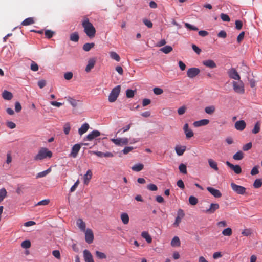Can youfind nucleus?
<instances>
[{
  "label": "nucleus",
  "instance_id": "obj_1",
  "mask_svg": "<svg viewBox=\"0 0 262 262\" xmlns=\"http://www.w3.org/2000/svg\"><path fill=\"white\" fill-rule=\"evenodd\" d=\"M84 32L90 38H93L96 34V29L88 18H85L82 22Z\"/></svg>",
  "mask_w": 262,
  "mask_h": 262
},
{
  "label": "nucleus",
  "instance_id": "obj_2",
  "mask_svg": "<svg viewBox=\"0 0 262 262\" xmlns=\"http://www.w3.org/2000/svg\"><path fill=\"white\" fill-rule=\"evenodd\" d=\"M52 152L47 148L41 147L37 154L34 157L33 160L35 161H40L46 159H50L52 157Z\"/></svg>",
  "mask_w": 262,
  "mask_h": 262
},
{
  "label": "nucleus",
  "instance_id": "obj_3",
  "mask_svg": "<svg viewBox=\"0 0 262 262\" xmlns=\"http://www.w3.org/2000/svg\"><path fill=\"white\" fill-rule=\"evenodd\" d=\"M120 85H117L112 89L108 96V101L110 102H114L117 100L120 94Z\"/></svg>",
  "mask_w": 262,
  "mask_h": 262
},
{
  "label": "nucleus",
  "instance_id": "obj_4",
  "mask_svg": "<svg viewBox=\"0 0 262 262\" xmlns=\"http://www.w3.org/2000/svg\"><path fill=\"white\" fill-rule=\"evenodd\" d=\"M233 88L235 92L243 94L245 92L244 86L242 81H233L232 82Z\"/></svg>",
  "mask_w": 262,
  "mask_h": 262
},
{
  "label": "nucleus",
  "instance_id": "obj_5",
  "mask_svg": "<svg viewBox=\"0 0 262 262\" xmlns=\"http://www.w3.org/2000/svg\"><path fill=\"white\" fill-rule=\"evenodd\" d=\"M232 189L236 193L243 195L246 193V188L244 186L238 185L234 183H231Z\"/></svg>",
  "mask_w": 262,
  "mask_h": 262
},
{
  "label": "nucleus",
  "instance_id": "obj_6",
  "mask_svg": "<svg viewBox=\"0 0 262 262\" xmlns=\"http://www.w3.org/2000/svg\"><path fill=\"white\" fill-rule=\"evenodd\" d=\"M111 141L115 144L118 146H123L127 145L129 143V140L127 138H118L112 139Z\"/></svg>",
  "mask_w": 262,
  "mask_h": 262
},
{
  "label": "nucleus",
  "instance_id": "obj_7",
  "mask_svg": "<svg viewBox=\"0 0 262 262\" xmlns=\"http://www.w3.org/2000/svg\"><path fill=\"white\" fill-rule=\"evenodd\" d=\"M185 213L183 210L181 209H179L177 211V215L176 217L175 221L173 224L174 227L179 226L180 223L181 222L182 219L184 217Z\"/></svg>",
  "mask_w": 262,
  "mask_h": 262
},
{
  "label": "nucleus",
  "instance_id": "obj_8",
  "mask_svg": "<svg viewBox=\"0 0 262 262\" xmlns=\"http://www.w3.org/2000/svg\"><path fill=\"white\" fill-rule=\"evenodd\" d=\"M200 73V70L198 68H191L188 69L187 75L190 78H193Z\"/></svg>",
  "mask_w": 262,
  "mask_h": 262
},
{
  "label": "nucleus",
  "instance_id": "obj_9",
  "mask_svg": "<svg viewBox=\"0 0 262 262\" xmlns=\"http://www.w3.org/2000/svg\"><path fill=\"white\" fill-rule=\"evenodd\" d=\"M85 239L88 244H91L93 242L94 234L91 229H87L85 231Z\"/></svg>",
  "mask_w": 262,
  "mask_h": 262
},
{
  "label": "nucleus",
  "instance_id": "obj_10",
  "mask_svg": "<svg viewBox=\"0 0 262 262\" xmlns=\"http://www.w3.org/2000/svg\"><path fill=\"white\" fill-rule=\"evenodd\" d=\"M229 76L233 79L239 80L241 79L239 75L234 68H231L228 71Z\"/></svg>",
  "mask_w": 262,
  "mask_h": 262
},
{
  "label": "nucleus",
  "instance_id": "obj_11",
  "mask_svg": "<svg viewBox=\"0 0 262 262\" xmlns=\"http://www.w3.org/2000/svg\"><path fill=\"white\" fill-rule=\"evenodd\" d=\"M81 148V145L80 144H75L72 148L71 152L70 154V156L75 158L77 156V154L79 152Z\"/></svg>",
  "mask_w": 262,
  "mask_h": 262
},
{
  "label": "nucleus",
  "instance_id": "obj_12",
  "mask_svg": "<svg viewBox=\"0 0 262 262\" xmlns=\"http://www.w3.org/2000/svg\"><path fill=\"white\" fill-rule=\"evenodd\" d=\"M100 135V133L97 130H94L90 133L85 138V140L88 141H92L94 139L98 137Z\"/></svg>",
  "mask_w": 262,
  "mask_h": 262
},
{
  "label": "nucleus",
  "instance_id": "obj_13",
  "mask_svg": "<svg viewBox=\"0 0 262 262\" xmlns=\"http://www.w3.org/2000/svg\"><path fill=\"white\" fill-rule=\"evenodd\" d=\"M83 253L85 262H94L93 256L88 250L85 249Z\"/></svg>",
  "mask_w": 262,
  "mask_h": 262
},
{
  "label": "nucleus",
  "instance_id": "obj_14",
  "mask_svg": "<svg viewBox=\"0 0 262 262\" xmlns=\"http://www.w3.org/2000/svg\"><path fill=\"white\" fill-rule=\"evenodd\" d=\"M226 164L232 169L235 173L239 174L242 172V169L238 165H234L229 161H226Z\"/></svg>",
  "mask_w": 262,
  "mask_h": 262
},
{
  "label": "nucleus",
  "instance_id": "obj_15",
  "mask_svg": "<svg viewBox=\"0 0 262 262\" xmlns=\"http://www.w3.org/2000/svg\"><path fill=\"white\" fill-rule=\"evenodd\" d=\"M207 190L215 198H218L222 196L221 192L219 190L213 187H208Z\"/></svg>",
  "mask_w": 262,
  "mask_h": 262
},
{
  "label": "nucleus",
  "instance_id": "obj_16",
  "mask_svg": "<svg viewBox=\"0 0 262 262\" xmlns=\"http://www.w3.org/2000/svg\"><path fill=\"white\" fill-rule=\"evenodd\" d=\"M219 208V205L217 203H211L210 204V207L203 211L207 213L212 214L214 213L215 211L218 209Z\"/></svg>",
  "mask_w": 262,
  "mask_h": 262
},
{
  "label": "nucleus",
  "instance_id": "obj_17",
  "mask_svg": "<svg viewBox=\"0 0 262 262\" xmlns=\"http://www.w3.org/2000/svg\"><path fill=\"white\" fill-rule=\"evenodd\" d=\"M96 60L95 58H90L88 60V64L85 68V71L89 72L95 66Z\"/></svg>",
  "mask_w": 262,
  "mask_h": 262
},
{
  "label": "nucleus",
  "instance_id": "obj_18",
  "mask_svg": "<svg viewBox=\"0 0 262 262\" xmlns=\"http://www.w3.org/2000/svg\"><path fill=\"white\" fill-rule=\"evenodd\" d=\"M246 123L244 120L237 121L235 123V128L240 131L243 130L246 127Z\"/></svg>",
  "mask_w": 262,
  "mask_h": 262
},
{
  "label": "nucleus",
  "instance_id": "obj_19",
  "mask_svg": "<svg viewBox=\"0 0 262 262\" xmlns=\"http://www.w3.org/2000/svg\"><path fill=\"white\" fill-rule=\"evenodd\" d=\"M203 64L210 69H213L216 67V64L214 61L211 59L204 60L202 62Z\"/></svg>",
  "mask_w": 262,
  "mask_h": 262
},
{
  "label": "nucleus",
  "instance_id": "obj_20",
  "mask_svg": "<svg viewBox=\"0 0 262 262\" xmlns=\"http://www.w3.org/2000/svg\"><path fill=\"white\" fill-rule=\"evenodd\" d=\"M209 122L208 119H202L199 121H196L193 122L194 126L198 127L208 124Z\"/></svg>",
  "mask_w": 262,
  "mask_h": 262
},
{
  "label": "nucleus",
  "instance_id": "obj_21",
  "mask_svg": "<svg viewBox=\"0 0 262 262\" xmlns=\"http://www.w3.org/2000/svg\"><path fill=\"white\" fill-rule=\"evenodd\" d=\"M89 128V125L87 123L83 124L78 129V133L80 135H82L87 132Z\"/></svg>",
  "mask_w": 262,
  "mask_h": 262
},
{
  "label": "nucleus",
  "instance_id": "obj_22",
  "mask_svg": "<svg viewBox=\"0 0 262 262\" xmlns=\"http://www.w3.org/2000/svg\"><path fill=\"white\" fill-rule=\"evenodd\" d=\"M208 162L210 168H212L214 170L217 171L219 170L217 163L212 159H209Z\"/></svg>",
  "mask_w": 262,
  "mask_h": 262
},
{
  "label": "nucleus",
  "instance_id": "obj_23",
  "mask_svg": "<svg viewBox=\"0 0 262 262\" xmlns=\"http://www.w3.org/2000/svg\"><path fill=\"white\" fill-rule=\"evenodd\" d=\"M92 173L91 170H88L86 173L84 175V183L88 184L92 178Z\"/></svg>",
  "mask_w": 262,
  "mask_h": 262
},
{
  "label": "nucleus",
  "instance_id": "obj_24",
  "mask_svg": "<svg viewBox=\"0 0 262 262\" xmlns=\"http://www.w3.org/2000/svg\"><path fill=\"white\" fill-rule=\"evenodd\" d=\"M76 224L78 228L82 231H85V224L82 221L81 219H79L77 220Z\"/></svg>",
  "mask_w": 262,
  "mask_h": 262
},
{
  "label": "nucleus",
  "instance_id": "obj_25",
  "mask_svg": "<svg viewBox=\"0 0 262 262\" xmlns=\"http://www.w3.org/2000/svg\"><path fill=\"white\" fill-rule=\"evenodd\" d=\"M186 150L185 146H176L175 150L178 156H182Z\"/></svg>",
  "mask_w": 262,
  "mask_h": 262
},
{
  "label": "nucleus",
  "instance_id": "obj_26",
  "mask_svg": "<svg viewBox=\"0 0 262 262\" xmlns=\"http://www.w3.org/2000/svg\"><path fill=\"white\" fill-rule=\"evenodd\" d=\"M2 97L4 99L9 100L12 98L13 95L11 92L5 90L2 93Z\"/></svg>",
  "mask_w": 262,
  "mask_h": 262
},
{
  "label": "nucleus",
  "instance_id": "obj_27",
  "mask_svg": "<svg viewBox=\"0 0 262 262\" xmlns=\"http://www.w3.org/2000/svg\"><path fill=\"white\" fill-rule=\"evenodd\" d=\"M51 171V168L50 167L45 171H43L38 173L36 175V178H40L45 177L47 175H48Z\"/></svg>",
  "mask_w": 262,
  "mask_h": 262
},
{
  "label": "nucleus",
  "instance_id": "obj_28",
  "mask_svg": "<svg viewBox=\"0 0 262 262\" xmlns=\"http://www.w3.org/2000/svg\"><path fill=\"white\" fill-rule=\"evenodd\" d=\"M181 245V242L178 236H174L171 241V245L172 247H179Z\"/></svg>",
  "mask_w": 262,
  "mask_h": 262
},
{
  "label": "nucleus",
  "instance_id": "obj_29",
  "mask_svg": "<svg viewBox=\"0 0 262 262\" xmlns=\"http://www.w3.org/2000/svg\"><path fill=\"white\" fill-rule=\"evenodd\" d=\"M34 19L33 17H29L25 19L23 21H22L21 25L22 26H28L34 23Z\"/></svg>",
  "mask_w": 262,
  "mask_h": 262
},
{
  "label": "nucleus",
  "instance_id": "obj_30",
  "mask_svg": "<svg viewBox=\"0 0 262 262\" xmlns=\"http://www.w3.org/2000/svg\"><path fill=\"white\" fill-rule=\"evenodd\" d=\"M141 236L145 238L148 243H150L152 241V238L149 233L146 231H143L141 233Z\"/></svg>",
  "mask_w": 262,
  "mask_h": 262
},
{
  "label": "nucleus",
  "instance_id": "obj_31",
  "mask_svg": "<svg viewBox=\"0 0 262 262\" xmlns=\"http://www.w3.org/2000/svg\"><path fill=\"white\" fill-rule=\"evenodd\" d=\"M121 219L124 224H127L129 222V216L126 213H122L121 214Z\"/></svg>",
  "mask_w": 262,
  "mask_h": 262
},
{
  "label": "nucleus",
  "instance_id": "obj_32",
  "mask_svg": "<svg viewBox=\"0 0 262 262\" xmlns=\"http://www.w3.org/2000/svg\"><path fill=\"white\" fill-rule=\"evenodd\" d=\"M143 167L144 166L142 164H140V163L136 164H135L133 166H132V169L133 171L138 172V171L142 170L143 169Z\"/></svg>",
  "mask_w": 262,
  "mask_h": 262
},
{
  "label": "nucleus",
  "instance_id": "obj_33",
  "mask_svg": "<svg viewBox=\"0 0 262 262\" xmlns=\"http://www.w3.org/2000/svg\"><path fill=\"white\" fill-rule=\"evenodd\" d=\"M215 107L214 105H210L205 108V112L208 114H211L214 113Z\"/></svg>",
  "mask_w": 262,
  "mask_h": 262
},
{
  "label": "nucleus",
  "instance_id": "obj_34",
  "mask_svg": "<svg viewBox=\"0 0 262 262\" xmlns=\"http://www.w3.org/2000/svg\"><path fill=\"white\" fill-rule=\"evenodd\" d=\"M244 157V154L242 151H239L235 153L233 156V158L235 160H242Z\"/></svg>",
  "mask_w": 262,
  "mask_h": 262
},
{
  "label": "nucleus",
  "instance_id": "obj_35",
  "mask_svg": "<svg viewBox=\"0 0 262 262\" xmlns=\"http://www.w3.org/2000/svg\"><path fill=\"white\" fill-rule=\"evenodd\" d=\"M95 46L94 43H86L83 46V50L85 51H89Z\"/></svg>",
  "mask_w": 262,
  "mask_h": 262
},
{
  "label": "nucleus",
  "instance_id": "obj_36",
  "mask_svg": "<svg viewBox=\"0 0 262 262\" xmlns=\"http://www.w3.org/2000/svg\"><path fill=\"white\" fill-rule=\"evenodd\" d=\"M260 121H257L254 126L253 129L252 130V132L253 134H256L258 133L260 131Z\"/></svg>",
  "mask_w": 262,
  "mask_h": 262
},
{
  "label": "nucleus",
  "instance_id": "obj_37",
  "mask_svg": "<svg viewBox=\"0 0 262 262\" xmlns=\"http://www.w3.org/2000/svg\"><path fill=\"white\" fill-rule=\"evenodd\" d=\"M160 51L165 54H168L172 51V48L170 46H166L161 48Z\"/></svg>",
  "mask_w": 262,
  "mask_h": 262
},
{
  "label": "nucleus",
  "instance_id": "obj_38",
  "mask_svg": "<svg viewBox=\"0 0 262 262\" xmlns=\"http://www.w3.org/2000/svg\"><path fill=\"white\" fill-rule=\"evenodd\" d=\"M110 57L112 59L115 60L117 61L120 60V57L119 55L115 52L112 51L110 52Z\"/></svg>",
  "mask_w": 262,
  "mask_h": 262
},
{
  "label": "nucleus",
  "instance_id": "obj_39",
  "mask_svg": "<svg viewBox=\"0 0 262 262\" xmlns=\"http://www.w3.org/2000/svg\"><path fill=\"white\" fill-rule=\"evenodd\" d=\"M70 39L71 41L77 42L79 39V35L77 32H74L70 35Z\"/></svg>",
  "mask_w": 262,
  "mask_h": 262
},
{
  "label": "nucleus",
  "instance_id": "obj_40",
  "mask_svg": "<svg viewBox=\"0 0 262 262\" xmlns=\"http://www.w3.org/2000/svg\"><path fill=\"white\" fill-rule=\"evenodd\" d=\"M95 254L97 258L100 259H105L107 257L106 255L104 253L100 252L99 251H96Z\"/></svg>",
  "mask_w": 262,
  "mask_h": 262
},
{
  "label": "nucleus",
  "instance_id": "obj_41",
  "mask_svg": "<svg viewBox=\"0 0 262 262\" xmlns=\"http://www.w3.org/2000/svg\"><path fill=\"white\" fill-rule=\"evenodd\" d=\"M7 191L5 188H3L0 189V202L3 201L7 195Z\"/></svg>",
  "mask_w": 262,
  "mask_h": 262
},
{
  "label": "nucleus",
  "instance_id": "obj_42",
  "mask_svg": "<svg viewBox=\"0 0 262 262\" xmlns=\"http://www.w3.org/2000/svg\"><path fill=\"white\" fill-rule=\"evenodd\" d=\"M179 169L180 171L183 174H186L187 173L186 165L183 163L180 164L179 166Z\"/></svg>",
  "mask_w": 262,
  "mask_h": 262
},
{
  "label": "nucleus",
  "instance_id": "obj_43",
  "mask_svg": "<svg viewBox=\"0 0 262 262\" xmlns=\"http://www.w3.org/2000/svg\"><path fill=\"white\" fill-rule=\"evenodd\" d=\"M262 186V180L260 179H257L253 183V187L255 188H259Z\"/></svg>",
  "mask_w": 262,
  "mask_h": 262
},
{
  "label": "nucleus",
  "instance_id": "obj_44",
  "mask_svg": "<svg viewBox=\"0 0 262 262\" xmlns=\"http://www.w3.org/2000/svg\"><path fill=\"white\" fill-rule=\"evenodd\" d=\"M222 233L224 236H230L232 235V231L230 228L228 227L223 230Z\"/></svg>",
  "mask_w": 262,
  "mask_h": 262
},
{
  "label": "nucleus",
  "instance_id": "obj_45",
  "mask_svg": "<svg viewBox=\"0 0 262 262\" xmlns=\"http://www.w3.org/2000/svg\"><path fill=\"white\" fill-rule=\"evenodd\" d=\"M21 246L23 248H25V249L29 248L31 247V242L29 240L24 241L21 244Z\"/></svg>",
  "mask_w": 262,
  "mask_h": 262
},
{
  "label": "nucleus",
  "instance_id": "obj_46",
  "mask_svg": "<svg viewBox=\"0 0 262 262\" xmlns=\"http://www.w3.org/2000/svg\"><path fill=\"white\" fill-rule=\"evenodd\" d=\"M67 99V101L74 107L77 106V101L73 98L70 97H68V98H66Z\"/></svg>",
  "mask_w": 262,
  "mask_h": 262
},
{
  "label": "nucleus",
  "instance_id": "obj_47",
  "mask_svg": "<svg viewBox=\"0 0 262 262\" xmlns=\"http://www.w3.org/2000/svg\"><path fill=\"white\" fill-rule=\"evenodd\" d=\"M189 203L192 205H195L198 203V199L194 196H190L189 198Z\"/></svg>",
  "mask_w": 262,
  "mask_h": 262
},
{
  "label": "nucleus",
  "instance_id": "obj_48",
  "mask_svg": "<svg viewBox=\"0 0 262 262\" xmlns=\"http://www.w3.org/2000/svg\"><path fill=\"white\" fill-rule=\"evenodd\" d=\"M135 91L130 89H127L126 91V97L128 98H133L135 95Z\"/></svg>",
  "mask_w": 262,
  "mask_h": 262
},
{
  "label": "nucleus",
  "instance_id": "obj_49",
  "mask_svg": "<svg viewBox=\"0 0 262 262\" xmlns=\"http://www.w3.org/2000/svg\"><path fill=\"white\" fill-rule=\"evenodd\" d=\"M186 137L187 139L192 137L194 135L193 132L191 129H189L184 132Z\"/></svg>",
  "mask_w": 262,
  "mask_h": 262
},
{
  "label": "nucleus",
  "instance_id": "obj_50",
  "mask_svg": "<svg viewBox=\"0 0 262 262\" xmlns=\"http://www.w3.org/2000/svg\"><path fill=\"white\" fill-rule=\"evenodd\" d=\"M50 203V200L49 199H45L43 200H41L39 202H38L36 204V206H39V205H47Z\"/></svg>",
  "mask_w": 262,
  "mask_h": 262
},
{
  "label": "nucleus",
  "instance_id": "obj_51",
  "mask_svg": "<svg viewBox=\"0 0 262 262\" xmlns=\"http://www.w3.org/2000/svg\"><path fill=\"white\" fill-rule=\"evenodd\" d=\"M185 26L187 29L190 30H194V31H198V28L189 23H185Z\"/></svg>",
  "mask_w": 262,
  "mask_h": 262
},
{
  "label": "nucleus",
  "instance_id": "obj_52",
  "mask_svg": "<svg viewBox=\"0 0 262 262\" xmlns=\"http://www.w3.org/2000/svg\"><path fill=\"white\" fill-rule=\"evenodd\" d=\"M162 113L163 114H174L176 113V111L174 110L171 109V108H166L163 110Z\"/></svg>",
  "mask_w": 262,
  "mask_h": 262
},
{
  "label": "nucleus",
  "instance_id": "obj_53",
  "mask_svg": "<svg viewBox=\"0 0 262 262\" xmlns=\"http://www.w3.org/2000/svg\"><path fill=\"white\" fill-rule=\"evenodd\" d=\"M70 128H71V127H70V124L69 123H66L63 127V130H64V134L66 135L69 134L70 130Z\"/></svg>",
  "mask_w": 262,
  "mask_h": 262
},
{
  "label": "nucleus",
  "instance_id": "obj_54",
  "mask_svg": "<svg viewBox=\"0 0 262 262\" xmlns=\"http://www.w3.org/2000/svg\"><path fill=\"white\" fill-rule=\"evenodd\" d=\"M221 18L222 20L224 21L229 22L230 20L229 16L228 15L224 13H221Z\"/></svg>",
  "mask_w": 262,
  "mask_h": 262
},
{
  "label": "nucleus",
  "instance_id": "obj_55",
  "mask_svg": "<svg viewBox=\"0 0 262 262\" xmlns=\"http://www.w3.org/2000/svg\"><path fill=\"white\" fill-rule=\"evenodd\" d=\"M30 68L32 71L36 72L38 70V66L34 61H32Z\"/></svg>",
  "mask_w": 262,
  "mask_h": 262
},
{
  "label": "nucleus",
  "instance_id": "obj_56",
  "mask_svg": "<svg viewBox=\"0 0 262 262\" xmlns=\"http://www.w3.org/2000/svg\"><path fill=\"white\" fill-rule=\"evenodd\" d=\"M54 34V32L51 30H47L45 31V35L48 38H51L52 37Z\"/></svg>",
  "mask_w": 262,
  "mask_h": 262
},
{
  "label": "nucleus",
  "instance_id": "obj_57",
  "mask_svg": "<svg viewBox=\"0 0 262 262\" xmlns=\"http://www.w3.org/2000/svg\"><path fill=\"white\" fill-rule=\"evenodd\" d=\"M143 22L144 24L149 28H151L152 27V23L151 21L147 19H144L143 20Z\"/></svg>",
  "mask_w": 262,
  "mask_h": 262
},
{
  "label": "nucleus",
  "instance_id": "obj_58",
  "mask_svg": "<svg viewBox=\"0 0 262 262\" xmlns=\"http://www.w3.org/2000/svg\"><path fill=\"white\" fill-rule=\"evenodd\" d=\"M147 188L151 191H156L158 189L157 186L154 184H150L147 185Z\"/></svg>",
  "mask_w": 262,
  "mask_h": 262
},
{
  "label": "nucleus",
  "instance_id": "obj_59",
  "mask_svg": "<svg viewBox=\"0 0 262 262\" xmlns=\"http://www.w3.org/2000/svg\"><path fill=\"white\" fill-rule=\"evenodd\" d=\"M252 146V145L251 142L248 143L243 146V150L244 151H248L251 148Z\"/></svg>",
  "mask_w": 262,
  "mask_h": 262
},
{
  "label": "nucleus",
  "instance_id": "obj_60",
  "mask_svg": "<svg viewBox=\"0 0 262 262\" xmlns=\"http://www.w3.org/2000/svg\"><path fill=\"white\" fill-rule=\"evenodd\" d=\"M153 91L156 95H160L163 93V90L159 88H155Z\"/></svg>",
  "mask_w": 262,
  "mask_h": 262
},
{
  "label": "nucleus",
  "instance_id": "obj_61",
  "mask_svg": "<svg viewBox=\"0 0 262 262\" xmlns=\"http://www.w3.org/2000/svg\"><path fill=\"white\" fill-rule=\"evenodd\" d=\"M46 85V81L45 80H40L38 81V85L40 89H42Z\"/></svg>",
  "mask_w": 262,
  "mask_h": 262
},
{
  "label": "nucleus",
  "instance_id": "obj_62",
  "mask_svg": "<svg viewBox=\"0 0 262 262\" xmlns=\"http://www.w3.org/2000/svg\"><path fill=\"white\" fill-rule=\"evenodd\" d=\"M72 77H73V73L71 72H67L64 75V78L66 80H70L72 78Z\"/></svg>",
  "mask_w": 262,
  "mask_h": 262
},
{
  "label": "nucleus",
  "instance_id": "obj_63",
  "mask_svg": "<svg viewBox=\"0 0 262 262\" xmlns=\"http://www.w3.org/2000/svg\"><path fill=\"white\" fill-rule=\"evenodd\" d=\"M134 149V148L133 147H130V146H127V147H125L122 150V152L126 155L127 154H128V152H129L130 151H131L133 149Z\"/></svg>",
  "mask_w": 262,
  "mask_h": 262
},
{
  "label": "nucleus",
  "instance_id": "obj_64",
  "mask_svg": "<svg viewBox=\"0 0 262 262\" xmlns=\"http://www.w3.org/2000/svg\"><path fill=\"white\" fill-rule=\"evenodd\" d=\"M21 110V106L19 102H16L15 104V110L16 112L19 113Z\"/></svg>",
  "mask_w": 262,
  "mask_h": 262
}]
</instances>
